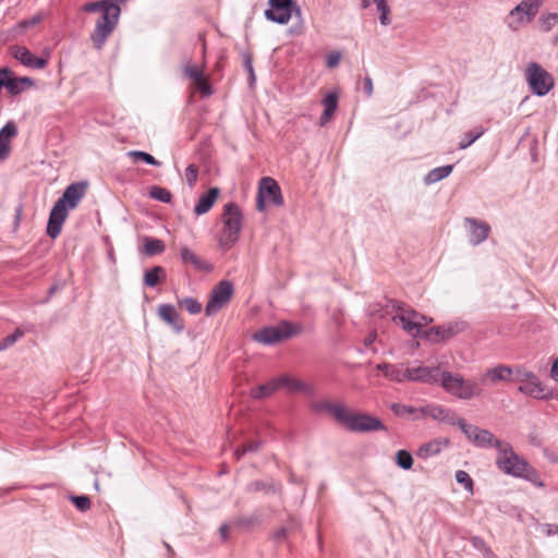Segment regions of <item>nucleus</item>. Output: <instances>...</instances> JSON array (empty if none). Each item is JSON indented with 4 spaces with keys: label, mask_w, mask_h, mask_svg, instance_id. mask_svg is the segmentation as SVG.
<instances>
[{
    "label": "nucleus",
    "mask_w": 558,
    "mask_h": 558,
    "mask_svg": "<svg viewBox=\"0 0 558 558\" xmlns=\"http://www.w3.org/2000/svg\"><path fill=\"white\" fill-rule=\"evenodd\" d=\"M315 411H327L341 426L354 433L384 430L383 422L365 413H354L341 403L319 401L313 405Z\"/></svg>",
    "instance_id": "nucleus-1"
},
{
    "label": "nucleus",
    "mask_w": 558,
    "mask_h": 558,
    "mask_svg": "<svg viewBox=\"0 0 558 558\" xmlns=\"http://www.w3.org/2000/svg\"><path fill=\"white\" fill-rule=\"evenodd\" d=\"M86 192V183L76 182L70 184L63 192L62 196L54 203L47 225V234L56 239L62 229V225L68 217L69 209H75L84 197Z\"/></svg>",
    "instance_id": "nucleus-2"
},
{
    "label": "nucleus",
    "mask_w": 558,
    "mask_h": 558,
    "mask_svg": "<svg viewBox=\"0 0 558 558\" xmlns=\"http://www.w3.org/2000/svg\"><path fill=\"white\" fill-rule=\"evenodd\" d=\"M223 223L218 243L221 250H230L239 240L242 229L243 216L240 207L234 203H228L221 215Z\"/></svg>",
    "instance_id": "nucleus-3"
},
{
    "label": "nucleus",
    "mask_w": 558,
    "mask_h": 558,
    "mask_svg": "<svg viewBox=\"0 0 558 558\" xmlns=\"http://www.w3.org/2000/svg\"><path fill=\"white\" fill-rule=\"evenodd\" d=\"M495 447L498 450L496 464L500 471L515 477H529L530 473L534 472L529 463L513 451L510 444L496 441Z\"/></svg>",
    "instance_id": "nucleus-4"
},
{
    "label": "nucleus",
    "mask_w": 558,
    "mask_h": 558,
    "mask_svg": "<svg viewBox=\"0 0 558 558\" xmlns=\"http://www.w3.org/2000/svg\"><path fill=\"white\" fill-rule=\"evenodd\" d=\"M389 303L395 312L391 313V319L412 337L418 336L421 328L432 322V319L425 315L407 305H400L397 301H389ZM386 313L390 314L388 310H386Z\"/></svg>",
    "instance_id": "nucleus-5"
},
{
    "label": "nucleus",
    "mask_w": 558,
    "mask_h": 558,
    "mask_svg": "<svg viewBox=\"0 0 558 558\" xmlns=\"http://www.w3.org/2000/svg\"><path fill=\"white\" fill-rule=\"evenodd\" d=\"M439 383L447 392L463 400L481 396L483 391L477 381L464 380L461 375L449 372H440Z\"/></svg>",
    "instance_id": "nucleus-6"
},
{
    "label": "nucleus",
    "mask_w": 558,
    "mask_h": 558,
    "mask_svg": "<svg viewBox=\"0 0 558 558\" xmlns=\"http://www.w3.org/2000/svg\"><path fill=\"white\" fill-rule=\"evenodd\" d=\"M524 77L531 92L538 97L546 96L555 86L554 76L537 62L526 65Z\"/></svg>",
    "instance_id": "nucleus-7"
},
{
    "label": "nucleus",
    "mask_w": 558,
    "mask_h": 558,
    "mask_svg": "<svg viewBox=\"0 0 558 558\" xmlns=\"http://www.w3.org/2000/svg\"><path fill=\"white\" fill-rule=\"evenodd\" d=\"M120 13L121 9L119 5H111L105 12H102L96 22V26L93 34L90 35V39L97 50L102 49L107 38L116 28L119 22Z\"/></svg>",
    "instance_id": "nucleus-8"
},
{
    "label": "nucleus",
    "mask_w": 558,
    "mask_h": 558,
    "mask_svg": "<svg viewBox=\"0 0 558 558\" xmlns=\"http://www.w3.org/2000/svg\"><path fill=\"white\" fill-rule=\"evenodd\" d=\"M544 0H522L509 13L508 26L518 29L523 23H530L538 13Z\"/></svg>",
    "instance_id": "nucleus-9"
},
{
    "label": "nucleus",
    "mask_w": 558,
    "mask_h": 558,
    "mask_svg": "<svg viewBox=\"0 0 558 558\" xmlns=\"http://www.w3.org/2000/svg\"><path fill=\"white\" fill-rule=\"evenodd\" d=\"M301 14V10L294 0H269V9L265 11V17L277 24H287L292 14Z\"/></svg>",
    "instance_id": "nucleus-10"
},
{
    "label": "nucleus",
    "mask_w": 558,
    "mask_h": 558,
    "mask_svg": "<svg viewBox=\"0 0 558 558\" xmlns=\"http://www.w3.org/2000/svg\"><path fill=\"white\" fill-rule=\"evenodd\" d=\"M282 204L283 197L278 183L272 178H263L258 187L257 209L263 211L266 205L281 206Z\"/></svg>",
    "instance_id": "nucleus-11"
},
{
    "label": "nucleus",
    "mask_w": 558,
    "mask_h": 558,
    "mask_svg": "<svg viewBox=\"0 0 558 558\" xmlns=\"http://www.w3.org/2000/svg\"><path fill=\"white\" fill-rule=\"evenodd\" d=\"M233 294V284L228 280H222L211 290L209 300L205 307L207 316L217 314L225 305L228 304Z\"/></svg>",
    "instance_id": "nucleus-12"
},
{
    "label": "nucleus",
    "mask_w": 558,
    "mask_h": 558,
    "mask_svg": "<svg viewBox=\"0 0 558 558\" xmlns=\"http://www.w3.org/2000/svg\"><path fill=\"white\" fill-rule=\"evenodd\" d=\"M439 366H426L414 362L408 364V381L435 385L439 383Z\"/></svg>",
    "instance_id": "nucleus-13"
},
{
    "label": "nucleus",
    "mask_w": 558,
    "mask_h": 558,
    "mask_svg": "<svg viewBox=\"0 0 558 558\" xmlns=\"http://www.w3.org/2000/svg\"><path fill=\"white\" fill-rule=\"evenodd\" d=\"M462 433L466 438L480 448L495 447V442L499 441L495 436L487 429L480 428L477 426L468 424L464 418H461L459 425Z\"/></svg>",
    "instance_id": "nucleus-14"
},
{
    "label": "nucleus",
    "mask_w": 558,
    "mask_h": 558,
    "mask_svg": "<svg viewBox=\"0 0 558 558\" xmlns=\"http://www.w3.org/2000/svg\"><path fill=\"white\" fill-rule=\"evenodd\" d=\"M293 333L292 326L284 323L280 327L270 326L260 329L254 335V339L259 343L271 345L291 337Z\"/></svg>",
    "instance_id": "nucleus-15"
},
{
    "label": "nucleus",
    "mask_w": 558,
    "mask_h": 558,
    "mask_svg": "<svg viewBox=\"0 0 558 558\" xmlns=\"http://www.w3.org/2000/svg\"><path fill=\"white\" fill-rule=\"evenodd\" d=\"M466 325L463 322H452L446 325L432 327L424 332V337L433 343H438L462 332Z\"/></svg>",
    "instance_id": "nucleus-16"
},
{
    "label": "nucleus",
    "mask_w": 558,
    "mask_h": 558,
    "mask_svg": "<svg viewBox=\"0 0 558 558\" xmlns=\"http://www.w3.org/2000/svg\"><path fill=\"white\" fill-rule=\"evenodd\" d=\"M184 75L194 82L196 89L203 97H208L213 94V88L208 80L205 77L203 66L186 63L183 66Z\"/></svg>",
    "instance_id": "nucleus-17"
},
{
    "label": "nucleus",
    "mask_w": 558,
    "mask_h": 558,
    "mask_svg": "<svg viewBox=\"0 0 558 558\" xmlns=\"http://www.w3.org/2000/svg\"><path fill=\"white\" fill-rule=\"evenodd\" d=\"M464 223L469 230V241L472 245L476 246L488 238L490 226L487 222L476 218H465Z\"/></svg>",
    "instance_id": "nucleus-18"
},
{
    "label": "nucleus",
    "mask_w": 558,
    "mask_h": 558,
    "mask_svg": "<svg viewBox=\"0 0 558 558\" xmlns=\"http://www.w3.org/2000/svg\"><path fill=\"white\" fill-rule=\"evenodd\" d=\"M13 56L23 65L32 68V69H36V70L44 69L48 63L47 59L34 56L25 47H15Z\"/></svg>",
    "instance_id": "nucleus-19"
},
{
    "label": "nucleus",
    "mask_w": 558,
    "mask_h": 558,
    "mask_svg": "<svg viewBox=\"0 0 558 558\" xmlns=\"http://www.w3.org/2000/svg\"><path fill=\"white\" fill-rule=\"evenodd\" d=\"M376 368L389 380L399 384L408 381V365L403 367L401 364L380 363Z\"/></svg>",
    "instance_id": "nucleus-20"
},
{
    "label": "nucleus",
    "mask_w": 558,
    "mask_h": 558,
    "mask_svg": "<svg viewBox=\"0 0 558 558\" xmlns=\"http://www.w3.org/2000/svg\"><path fill=\"white\" fill-rule=\"evenodd\" d=\"M277 378L279 388L286 389L288 392H303L306 395H311L313 392V388L299 378L291 377L287 374H281L277 376Z\"/></svg>",
    "instance_id": "nucleus-21"
},
{
    "label": "nucleus",
    "mask_w": 558,
    "mask_h": 558,
    "mask_svg": "<svg viewBox=\"0 0 558 558\" xmlns=\"http://www.w3.org/2000/svg\"><path fill=\"white\" fill-rule=\"evenodd\" d=\"M158 316L169 326H171L175 332L180 333L184 329L183 323L180 320L179 314L173 305L160 304L158 306Z\"/></svg>",
    "instance_id": "nucleus-22"
},
{
    "label": "nucleus",
    "mask_w": 558,
    "mask_h": 558,
    "mask_svg": "<svg viewBox=\"0 0 558 558\" xmlns=\"http://www.w3.org/2000/svg\"><path fill=\"white\" fill-rule=\"evenodd\" d=\"M429 417L449 425H459L462 418L459 417L452 410L434 403H432Z\"/></svg>",
    "instance_id": "nucleus-23"
},
{
    "label": "nucleus",
    "mask_w": 558,
    "mask_h": 558,
    "mask_svg": "<svg viewBox=\"0 0 558 558\" xmlns=\"http://www.w3.org/2000/svg\"><path fill=\"white\" fill-rule=\"evenodd\" d=\"M448 445H449V439L436 438L428 442L423 444L417 449L416 454L421 459H428V458H432V457L440 453L444 448L448 447Z\"/></svg>",
    "instance_id": "nucleus-24"
},
{
    "label": "nucleus",
    "mask_w": 558,
    "mask_h": 558,
    "mask_svg": "<svg viewBox=\"0 0 558 558\" xmlns=\"http://www.w3.org/2000/svg\"><path fill=\"white\" fill-rule=\"evenodd\" d=\"M17 134V128L13 122H8L0 130V159H4L9 156L10 141Z\"/></svg>",
    "instance_id": "nucleus-25"
},
{
    "label": "nucleus",
    "mask_w": 558,
    "mask_h": 558,
    "mask_svg": "<svg viewBox=\"0 0 558 558\" xmlns=\"http://www.w3.org/2000/svg\"><path fill=\"white\" fill-rule=\"evenodd\" d=\"M218 195V187H211L205 194H203L194 207L195 215L201 216L208 213L214 206Z\"/></svg>",
    "instance_id": "nucleus-26"
},
{
    "label": "nucleus",
    "mask_w": 558,
    "mask_h": 558,
    "mask_svg": "<svg viewBox=\"0 0 558 558\" xmlns=\"http://www.w3.org/2000/svg\"><path fill=\"white\" fill-rule=\"evenodd\" d=\"M279 389L280 388H279L278 378L274 377V378L269 379L267 383L252 388L250 391V396L255 400H262L265 398H269Z\"/></svg>",
    "instance_id": "nucleus-27"
},
{
    "label": "nucleus",
    "mask_w": 558,
    "mask_h": 558,
    "mask_svg": "<svg viewBox=\"0 0 558 558\" xmlns=\"http://www.w3.org/2000/svg\"><path fill=\"white\" fill-rule=\"evenodd\" d=\"M180 258L183 264H190L197 270H205V271L211 270V265H209L207 262H205L201 257H198L187 246H182L180 248Z\"/></svg>",
    "instance_id": "nucleus-28"
},
{
    "label": "nucleus",
    "mask_w": 558,
    "mask_h": 558,
    "mask_svg": "<svg viewBox=\"0 0 558 558\" xmlns=\"http://www.w3.org/2000/svg\"><path fill=\"white\" fill-rule=\"evenodd\" d=\"M324 111L319 118V124L326 125L332 118L333 113L338 108V96L336 93H328L322 100Z\"/></svg>",
    "instance_id": "nucleus-29"
},
{
    "label": "nucleus",
    "mask_w": 558,
    "mask_h": 558,
    "mask_svg": "<svg viewBox=\"0 0 558 558\" xmlns=\"http://www.w3.org/2000/svg\"><path fill=\"white\" fill-rule=\"evenodd\" d=\"M453 170L452 165H446L441 167H436L427 172V174L424 177L423 182L425 185H432L435 184L447 177L451 174Z\"/></svg>",
    "instance_id": "nucleus-30"
},
{
    "label": "nucleus",
    "mask_w": 558,
    "mask_h": 558,
    "mask_svg": "<svg viewBox=\"0 0 558 558\" xmlns=\"http://www.w3.org/2000/svg\"><path fill=\"white\" fill-rule=\"evenodd\" d=\"M518 389L520 392L533 397L535 399L545 398V388L542 385L538 377L524 383L523 385L519 386Z\"/></svg>",
    "instance_id": "nucleus-31"
},
{
    "label": "nucleus",
    "mask_w": 558,
    "mask_h": 558,
    "mask_svg": "<svg viewBox=\"0 0 558 558\" xmlns=\"http://www.w3.org/2000/svg\"><path fill=\"white\" fill-rule=\"evenodd\" d=\"M513 369L507 365H498L494 368H489L485 373V377L490 379L492 383L497 381H510Z\"/></svg>",
    "instance_id": "nucleus-32"
},
{
    "label": "nucleus",
    "mask_w": 558,
    "mask_h": 558,
    "mask_svg": "<svg viewBox=\"0 0 558 558\" xmlns=\"http://www.w3.org/2000/svg\"><path fill=\"white\" fill-rule=\"evenodd\" d=\"M166 279V270L161 266H155L144 274V284L154 288L156 287L160 281Z\"/></svg>",
    "instance_id": "nucleus-33"
},
{
    "label": "nucleus",
    "mask_w": 558,
    "mask_h": 558,
    "mask_svg": "<svg viewBox=\"0 0 558 558\" xmlns=\"http://www.w3.org/2000/svg\"><path fill=\"white\" fill-rule=\"evenodd\" d=\"M143 242H144L143 252L148 256L159 255V254L163 253V251L166 248L165 243L159 239L145 236L143 239Z\"/></svg>",
    "instance_id": "nucleus-34"
},
{
    "label": "nucleus",
    "mask_w": 558,
    "mask_h": 558,
    "mask_svg": "<svg viewBox=\"0 0 558 558\" xmlns=\"http://www.w3.org/2000/svg\"><path fill=\"white\" fill-rule=\"evenodd\" d=\"M280 489V486L277 485L274 482L265 483L263 481H254L248 484L247 490L250 492H259V490H266L267 493H278Z\"/></svg>",
    "instance_id": "nucleus-35"
},
{
    "label": "nucleus",
    "mask_w": 558,
    "mask_h": 558,
    "mask_svg": "<svg viewBox=\"0 0 558 558\" xmlns=\"http://www.w3.org/2000/svg\"><path fill=\"white\" fill-rule=\"evenodd\" d=\"M149 196L153 199H156V201H159V202H162L166 204L170 203L171 198H172L171 192L169 190H167L165 187H160V186L150 187Z\"/></svg>",
    "instance_id": "nucleus-36"
},
{
    "label": "nucleus",
    "mask_w": 558,
    "mask_h": 558,
    "mask_svg": "<svg viewBox=\"0 0 558 558\" xmlns=\"http://www.w3.org/2000/svg\"><path fill=\"white\" fill-rule=\"evenodd\" d=\"M128 156L131 157L132 159L134 160H141V161H144L150 166H156V167H159L160 166V162L155 159L154 156H151L150 154L146 153V151H142V150H130L128 153Z\"/></svg>",
    "instance_id": "nucleus-37"
},
{
    "label": "nucleus",
    "mask_w": 558,
    "mask_h": 558,
    "mask_svg": "<svg viewBox=\"0 0 558 558\" xmlns=\"http://www.w3.org/2000/svg\"><path fill=\"white\" fill-rule=\"evenodd\" d=\"M118 5L117 3L111 2L110 0H100L95 2H88L84 4L83 11L85 12H105L109 7Z\"/></svg>",
    "instance_id": "nucleus-38"
},
{
    "label": "nucleus",
    "mask_w": 558,
    "mask_h": 558,
    "mask_svg": "<svg viewBox=\"0 0 558 558\" xmlns=\"http://www.w3.org/2000/svg\"><path fill=\"white\" fill-rule=\"evenodd\" d=\"M484 133L482 128H478L476 131H471L465 133L459 143L460 149H465L471 146L477 138H480Z\"/></svg>",
    "instance_id": "nucleus-39"
},
{
    "label": "nucleus",
    "mask_w": 558,
    "mask_h": 558,
    "mask_svg": "<svg viewBox=\"0 0 558 558\" xmlns=\"http://www.w3.org/2000/svg\"><path fill=\"white\" fill-rule=\"evenodd\" d=\"M558 24V14L557 13H547L543 14L539 17V25L544 32L551 31Z\"/></svg>",
    "instance_id": "nucleus-40"
},
{
    "label": "nucleus",
    "mask_w": 558,
    "mask_h": 558,
    "mask_svg": "<svg viewBox=\"0 0 558 558\" xmlns=\"http://www.w3.org/2000/svg\"><path fill=\"white\" fill-rule=\"evenodd\" d=\"M397 464L403 470H410L413 465V458L407 450H399L396 454Z\"/></svg>",
    "instance_id": "nucleus-41"
},
{
    "label": "nucleus",
    "mask_w": 558,
    "mask_h": 558,
    "mask_svg": "<svg viewBox=\"0 0 558 558\" xmlns=\"http://www.w3.org/2000/svg\"><path fill=\"white\" fill-rule=\"evenodd\" d=\"M391 411L398 416H407L417 414V409L411 405L402 403H392L390 407Z\"/></svg>",
    "instance_id": "nucleus-42"
},
{
    "label": "nucleus",
    "mask_w": 558,
    "mask_h": 558,
    "mask_svg": "<svg viewBox=\"0 0 558 558\" xmlns=\"http://www.w3.org/2000/svg\"><path fill=\"white\" fill-rule=\"evenodd\" d=\"M457 483L461 484L468 492H473V480L470 474L463 470H459L454 474Z\"/></svg>",
    "instance_id": "nucleus-43"
},
{
    "label": "nucleus",
    "mask_w": 558,
    "mask_h": 558,
    "mask_svg": "<svg viewBox=\"0 0 558 558\" xmlns=\"http://www.w3.org/2000/svg\"><path fill=\"white\" fill-rule=\"evenodd\" d=\"M377 11L379 12V22L381 25H389L390 24V9L386 2V0H379V3L376 5Z\"/></svg>",
    "instance_id": "nucleus-44"
},
{
    "label": "nucleus",
    "mask_w": 558,
    "mask_h": 558,
    "mask_svg": "<svg viewBox=\"0 0 558 558\" xmlns=\"http://www.w3.org/2000/svg\"><path fill=\"white\" fill-rule=\"evenodd\" d=\"M179 303L180 305L184 306L190 314L195 315L202 311V304L193 298H185Z\"/></svg>",
    "instance_id": "nucleus-45"
},
{
    "label": "nucleus",
    "mask_w": 558,
    "mask_h": 558,
    "mask_svg": "<svg viewBox=\"0 0 558 558\" xmlns=\"http://www.w3.org/2000/svg\"><path fill=\"white\" fill-rule=\"evenodd\" d=\"M70 500L74 506L82 512L87 511L90 508V500L87 496H70Z\"/></svg>",
    "instance_id": "nucleus-46"
},
{
    "label": "nucleus",
    "mask_w": 558,
    "mask_h": 558,
    "mask_svg": "<svg viewBox=\"0 0 558 558\" xmlns=\"http://www.w3.org/2000/svg\"><path fill=\"white\" fill-rule=\"evenodd\" d=\"M10 94L19 95L24 90V86L20 85L17 78H12L9 75L5 76V86Z\"/></svg>",
    "instance_id": "nucleus-47"
},
{
    "label": "nucleus",
    "mask_w": 558,
    "mask_h": 558,
    "mask_svg": "<svg viewBox=\"0 0 558 558\" xmlns=\"http://www.w3.org/2000/svg\"><path fill=\"white\" fill-rule=\"evenodd\" d=\"M260 522V514L259 513H253L251 515L241 517L238 519L236 524L241 526H252L254 524H257Z\"/></svg>",
    "instance_id": "nucleus-48"
},
{
    "label": "nucleus",
    "mask_w": 558,
    "mask_h": 558,
    "mask_svg": "<svg viewBox=\"0 0 558 558\" xmlns=\"http://www.w3.org/2000/svg\"><path fill=\"white\" fill-rule=\"evenodd\" d=\"M198 170L195 165H190L185 169V180L190 187H193L197 181Z\"/></svg>",
    "instance_id": "nucleus-49"
},
{
    "label": "nucleus",
    "mask_w": 558,
    "mask_h": 558,
    "mask_svg": "<svg viewBox=\"0 0 558 558\" xmlns=\"http://www.w3.org/2000/svg\"><path fill=\"white\" fill-rule=\"evenodd\" d=\"M260 446V442L258 441H251L247 445L243 446L241 449H236L234 454L236 459H240L244 453L256 451Z\"/></svg>",
    "instance_id": "nucleus-50"
},
{
    "label": "nucleus",
    "mask_w": 558,
    "mask_h": 558,
    "mask_svg": "<svg viewBox=\"0 0 558 558\" xmlns=\"http://www.w3.org/2000/svg\"><path fill=\"white\" fill-rule=\"evenodd\" d=\"M515 373L518 375V379L523 384L537 377L533 372L524 368H518Z\"/></svg>",
    "instance_id": "nucleus-51"
},
{
    "label": "nucleus",
    "mask_w": 558,
    "mask_h": 558,
    "mask_svg": "<svg viewBox=\"0 0 558 558\" xmlns=\"http://www.w3.org/2000/svg\"><path fill=\"white\" fill-rule=\"evenodd\" d=\"M294 529V525H291L290 527L288 526H282L280 527L279 530H277L276 532H274L272 534V538L276 541V542H281L283 541L287 535L289 534V532Z\"/></svg>",
    "instance_id": "nucleus-52"
},
{
    "label": "nucleus",
    "mask_w": 558,
    "mask_h": 558,
    "mask_svg": "<svg viewBox=\"0 0 558 558\" xmlns=\"http://www.w3.org/2000/svg\"><path fill=\"white\" fill-rule=\"evenodd\" d=\"M471 543H472V545H473L476 549L482 550V551H484V553H486V554H489V553H490V550L486 547V544H485V542L483 541V538H481V537H478V536H474V537H472Z\"/></svg>",
    "instance_id": "nucleus-53"
},
{
    "label": "nucleus",
    "mask_w": 558,
    "mask_h": 558,
    "mask_svg": "<svg viewBox=\"0 0 558 558\" xmlns=\"http://www.w3.org/2000/svg\"><path fill=\"white\" fill-rule=\"evenodd\" d=\"M340 59H341V54L339 52L330 53L326 60L327 66L328 68L337 66L340 62Z\"/></svg>",
    "instance_id": "nucleus-54"
},
{
    "label": "nucleus",
    "mask_w": 558,
    "mask_h": 558,
    "mask_svg": "<svg viewBox=\"0 0 558 558\" xmlns=\"http://www.w3.org/2000/svg\"><path fill=\"white\" fill-rule=\"evenodd\" d=\"M432 408V403L425 404L417 409V414H415L414 418H423L429 417V411Z\"/></svg>",
    "instance_id": "nucleus-55"
},
{
    "label": "nucleus",
    "mask_w": 558,
    "mask_h": 558,
    "mask_svg": "<svg viewBox=\"0 0 558 558\" xmlns=\"http://www.w3.org/2000/svg\"><path fill=\"white\" fill-rule=\"evenodd\" d=\"M363 88L367 97L373 95V81L369 76H366L363 82Z\"/></svg>",
    "instance_id": "nucleus-56"
},
{
    "label": "nucleus",
    "mask_w": 558,
    "mask_h": 558,
    "mask_svg": "<svg viewBox=\"0 0 558 558\" xmlns=\"http://www.w3.org/2000/svg\"><path fill=\"white\" fill-rule=\"evenodd\" d=\"M245 69L247 70V72L250 74V82H251V84H253L255 82V74H254V70H253V65H252V61H251L250 57H247L245 59Z\"/></svg>",
    "instance_id": "nucleus-57"
},
{
    "label": "nucleus",
    "mask_w": 558,
    "mask_h": 558,
    "mask_svg": "<svg viewBox=\"0 0 558 558\" xmlns=\"http://www.w3.org/2000/svg\"><path fill=\"white\" fill-rule=\"evenodd\" d=\"M23 331L21 329H16L13 333L9 335V343H15L20 338L23 337Z\"/></svg>",
    "instance_id": "nucleus-58"
},
{
    "label": "nucleus",
    "mask_w": 558,
    "mask_h": 558,
    "mask_svg": "<svg viewBox=\"0 0 558 558\" xmlns=\"http://www.w3.org/2000/svg\"><path fill=\"white\" fill-rule=\"evenodd\" d=\"M23 331L21 329H16L13 333L9 335V343H15L20 338L23 337Z\"/></svg>",
    "instance_id": "nucleus-59"
},
{
    "label": "nucleus",
    "mask_w": 558,
    "mask_h": 558,
    "mask_svg": "<svg viewBox=\"0 0 558 558\" xmlns=\"http://www.w3.org/2000/svg\"><path fill=\"white\" fill-rule=\"evenodd\" d=\"M550 377L554 380L558 381V359H556L553 362L551 369H550Z\"/></svg>",
    "instance_id": "nucleus-60"
},
{
    "label": "nucleus",
    "mask_w": 558,
    "mask_h": 558,
    "mask_svg": "<svg viewBox=\"0 0 558 558\" xmlns=\"http://www.w3.org/2000/svg\"><path fill=\"white\" fill-rule=\"evenodd\" d=\"M219 533L221 535V538L226 541L229 536V525L227 523L221 524L219 527Z\"/></svg>",
    "instance_id": "nucleus-61"
},
{
    "label": "nucleus",
    "mask_w": 558,
    "mask_h": 558,
    "mask_svg": "<svg viewBox=\"0 0 558 558\" xmlns=\"http://www.w3.org/2000/svg\"><path fill=\"white\" fill-rule=\"evenodd\" d=\"M377 338V333L376 332H371L365 339H364V345L365 347H371L375 340Z\"/></svg>",
    "instance_id": "nucleus-62"
},
{
    "label": "nucleus",
    "mask_w": 558,
    "mask_h": 558,
    "mask_svg": "<svg viewBox=\"0 0 558 558\" xmlns=\"http://www.w3.org/2000/svg\"><path fill=\"white\" fill-rule=\"evenodd\" d=\"M546 531V535L550 536V535H554V534H558V526L555 525V524H547L545 526Z\"/></svg>",
    "instance_id": "nucleus-63"
},
{
    "label": "nucleus",
    "mask_w": 558,
    "mask_h": 558,
    "mask_svg": "<svg viewBox=\"0 0 558 558\" xmlns=\"http://www.w3.org/2000/svg\"><path fill=\"white\" fill-rule=\"evenodd\" d=\"M17 81H19L20 85L24 86V88L26 86L33 85V81L29 77H19Z\"/></svg>",
    "instance_id": "nucleus-64"
}]
</instances>
